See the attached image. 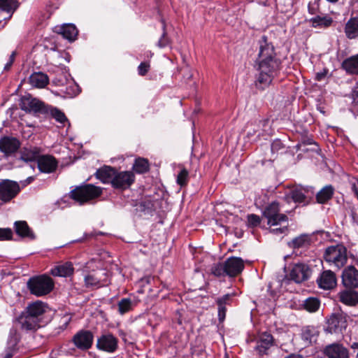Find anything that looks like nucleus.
Here are the masks:
<instances>
[{"label": "nucleus", "mask_w": 358, "mask_h": 358, "mask_svg": "<svg viewBox=\"0 0 358 358\" xmlns=\"http://www.w3.org/2000/svg\"><path fill=\"white\" fill-rule=\"evenodd\" d=\"M347 327L346 317L343 313H334L327 320V331L331 334L341 332Z\"/></svg>", "instance_id": "10"}, {"label": "nucleus", "mask_w": 358, "mask_h": 358, "mask_svg": "<svg viewBox=\"0 0 358 358\" xmlns=\"http://www.w3.org/2000/svg\"><path fill=\"white\" fill-rule=\"evenodd\" d=\"M264 218L266 220L267 224L269 227H275L287 224L285 226L273 228L270 231L274 234H285L288 231V217L280 213V203L273 201L267 205L262 213Z\"/></svg>", "instance_id": "2"}, {"label": "nucleus", "mask_w": 358, "mask_h": 358, "mask_svg": "<svg viewBox=\"0 0 358 358\" xmlns=\"http://www.w3.org/2000/svg\"><path fill=\"white\" fill-rule=\"evenodd\" d=\"M20 192V185L13 180H3L0 182V200L8 202Z\"/></svg>", "instance_id": "7"}, {"label": "nucleus", "mask_w": 358, "mask_h": 358, "mask_svg": "<svg viewBox=\"0 0 358 358\" xmlns=\"http://www.w3.org/2000/svg\"><path fill=\"white\" fill-rule=\"evenodd\" d=\"M309 22L311 23L312 27L315 28H327L331 26L333 19L327 15H316L310 19Z\"/></svg>", "instance_id": "33"}, {"label": "nucleus", "mask_w": 358, "mask_h": 358, "mask_svg": "<svg viewBox=\"0 0 358 358\" xmlns=\"http://www.w3.org/2000/svg\"><path fill=\"white\" fill-rule=\"evenodd\" d=\"M327 1L329 2H331V3H336L337 2L338 0H327Z\"/></svg>", "instance_id": "61"}, {"label": "nucleus", "mask_w": 358, "mask_h": 358, "mask_svg": "<svg viewBox=\"0 0 358 358\" xmlns=\"http://www.w3.org/2000/svg\"><path fill=\"white\" fill-rule=\"evenodd\" d=\"M96 348L104 352H113L117 348V339L110 334L102 335L97 339Z\"/></svg>", "instance_id": "14"}, {"label": "nucleus", "mask_w": 358, "mask_h": 358, "mask_svg": "<svg viewBox=\"0 0 358 358\" xmlns=\"http://www.w3.org/2000/svg\"><path fill=\"white\" fill-rule=\"evenodd\" d=\"M102 194V189L91 184L77 187L71 190L69 196L80 204L96 199Z\"/></svg>", "instance_id": "4"}, {"label": "nucleus", "mask_w": 358, "mask_h": 358, "mask_svg": "<svg viewBox=\"0 0 358 358\" xmlns=\"http://www.w3.org/2000/svg\"><path fill=\"white\" fill-rule=\"evenodd\" d=\"M40 157V150L36 148H24L21 153V159L24 162L38 161Z\"/></svg>", "instance_id": "35"}, {"label": "nucleus", "mask_w": 358, "mask_h": 358, "mask_svg": "<svg viewBox=\"0 0 358 358\" xmlns=\"http://www.w3.org/2000/svg\"><path fill=\"white\" fill-rule=\"evenodd\" d=\"M342 282L346 287H358V270L353 266L345 268L342 273Z\"/></svg>", "instance_id": "16"}, {"label": "nucleus", "mask_w": 358, "mask_h": 358, "mask_svg": "<svg viewBox=\"0 0 358 358\" xmlns=\"http://www.w3.org/2000/svg\"><path fill=\"white\" fill-rule=\"evenodd\" d=\"M311 274L310 267L305 264H296L290 271L289 278L296 283L306 280Z\"/></svg>", "instance_id": "12"}, {"label": "nucleus", "mask_w": 358, "mask_h": 358, "mask_svg": "<svg viewBox=\"0 0 358 358\" xmlns=\"http://www.w3.org/2000/svg\"><path fill=\"white\" fill-rule=\"evenodd\" d=\"M13 355V352L11 350H9L8 352H6L4 358H11Z\"/></svg>", "instance_id": "56"}, {"label": "nucleus", "mask_w": 358, "mask_h": 358, "mask_svg": "<svg viewBox=\"0 0 358 358\" xmlns=\"http://www.w3.org/2000/svg\"><path fill=\"white\" fill-rule=\"evenodd\" d=\"M21 108L23 110L34 113H46L48 112V106L30 95L24 96L22 98Z\"/></svg>", "instance_id": "8"}, {"label": "nucleus", "mask_w": 358, "mask_h": 358, "mask_svg": "<svg viewBox=\"0 0 358 358\" xmlns=\"http://www.w3.org/2000/svg\"><path fill=\"white\" fill-rule=\"evenodd\" d=\"M345 34L349 39L358 38V17H351L346 22Z\"/></svg>", "instance_id": "31"}, {"label": "nucleus", "mask_w": 358, "mask_h": 358, "mask_svg": "<svg viewBox=\"0 0 358 358\" xmlns=\"http://www.w3.org/2000/svg\"><path fill=\"white\" fill-rule=\"evenodd\" d=\"M164 33L162 36V37L159 38L158 43H157V45L162 48H164L167 45H169L170 43V40L169 38L166 36V33L165 31V25H164Z\"/></svg>", "instance_id": "46"}, {"label": "nucleus", "mask_w": 358, "mask_h": 358, "mask_svg": "<svg viewBox=\"0 0 358 358\" xmlns=\"http://www.w3.org/2000/svg\"><path fill=\"white\" fill-rule=\"evenodd\" d=\"M280 64V62L276 58L274 47L268 43L267 37L263 36L259 41L256 85L262 89L268 87L279 69Z\"/></svg>", "instance_id": "1"}, {"label": "nucleus", "mask_w": 358, "mask_h": 358, "mask_svg": "<svg viewBox=\"0 0 358 358\" xmlns=\"http://www.w3.org/2000/svg\"><path fill=\"white\" fill-rule=\"evenodd\" d=\"M134 180L135 176L132 171H117L115 169L111 185L114 189L122 191L129 189Z\"/></svg>", "instance_id": "6"}, {"label": "nucleus", "mask_w": 358, "mask_h": 358, "mask_svg": "<svg viewBox=\"0 0 358 358\" xmlns=\"http://www.w3.org/2000/svg\"><path fill=\"white\" fill-rule=\"evenodd\" d=\"M20 146V141L16 138L4 136L0 139V151L6 156L15 152Z\"/></svg>", "instance_id": "18"}, {"label": "nucleus", "mask_w": 358, "mask_h": 358, "mask_svg": "<svg viewBox=\"0 0 358 358\" xmlns=\"http://www.w3.org/2000/svg\"><path fill=\"white\" fill-rule=\"evenodd\" d=\"M48 310V306L47 303L41 301H36L28 304L27 308L24 309V311L34 318L39 319V322H42L43 315Z\"/></svg>", "instance_id": "15"}, {"label": "nucleus", "mask_w": 358, "mask_h": 358, "mask_svg": "<svg viewBox=\"0 0 358 358\" xmlns=\"http://www.w3.org/2000/svg\"><path fill=\"white\" fill-rule=\"evenodd\" d=\"M324 76V74H320V73H318V74L317 75V80H322V78Z\"/></svg>", "instance_id": "58"}, {"label": "nucleus", "mask_w": 358, "mask_h": 358, "mask_svg": "<svg viewBox=\"0 0 358 358\" xmlns=\"http://www.w3.org/2000/svg\"><path fill=\"white\" fill-rule=\"evenodd\" d=\"M17 7V0H0V8L3 11L13 13Z\"/></svg>", "instance_id": "37"}, {"label": "nucleus", "mask_w": 358, "mask_h": 358, "mask_svg": "<svg viewBox=\"0 0 358 358\" xmlns=\"http://www.w3.org/2000/svg\"><path fill=\"white\" fill-rule=\"evenodd\" d=\"M210 272L216 277H224L227 275L224 262L214 264L211 266Z\"/></svg>", "instance_id": "40"}, {"label": "nucleus", "mask_w": 358, "mask_h": 358, "mask_svg": "<svg viewBox=\"0 0 358 358\" xmlns=\"http://www.w3.org/2000/svg\"><path fill=\"white\" fill-rule=\"evenodd\" d=\"M115 169L110 166H105L98 169L96 172V178L103 183L110 184L113 179Z\"/></svg>", "instance_id": "29"}, {"label": "nucleus", "mask_w": 358, "mask_h": 358, "mask_svg": "<svg viewBox=\"0 0 358 358\" xmlns=\"http://www.w3.org/2000/svg\"><path fill=\"white\" fill-rule=\"evenodd\" d=\"M356 223H357V226H358V220H357V221H356Z\"/></svg>", "instance_id": "63"}, {"label": "nucleus", "mask_w": 358, "mask_h": 358, "mask_svg": "<svg viewBox=\"0 0 358 358\" xmlns=\"http://www.w3.org/2000/svg\"><path fill=\"white\" fill-rule=\"evenodd\" d=\"M309 192L308 188L303 187H294L291 189L288 193L285 195V199L289 201L292 199L295 203H303L305 205L308 203L306 202V194H308Z\"/></svg>", "instance_id": "21"}, {"label": "nucleus", "mask_w": 358, "mask_h": 358, "mask_svg": "<svg viewBox=\"0 0 358 358\" xmlns=\"http://www.w3.org/2000/svg\"><path fill=\"white\" fill-rule=\"evenodd\" d=\"M16 322L25 331H35L41 327L39 319L34 318L24 310L17 317Z\"/></svg>", "instance_id": "9"}, {"label": "nucleus", "mask_w": 358, "mask_h": 358, "mask_svg": "<svg viewBox=\"0 0 358 358\" xmlns=\"http://www.w3.org/2000/svg\"><path fill=\"white\" fill-rule=\"evenodd\" d=\"M118 311L121 315L130 311L132 309L133 303L130 299L124 298L118 302Z\"/></svg>", "instance_id": "41"}, {"label": "nucleus", "mask_w": 358, "mask_h": 358, "mask_svg": "<svg viewBox=\"0 0 358 358\" xmlns=\"http://www.w3.org/2000/svg\"><path fill=\"white\" fill-rule=\"evenodd\" d=\"M352 348H358V343H353L352 345Z\"/></svg>", "instance_id": "60"}, {"label": "nucleus", "mask_w": 358, "mask_h": 358, "mask_svg": "<svg viewBox=\"0 0 358 358\" xmlns=\"http://www.w3.org/2000/svg\"><path fill=\"white\" fill-rule=\"evenodd\" d=\"M15 52H13L11 53V55H10V58H9V61L6 64L5 66H4V69L5 70H9L15 60Z\"/></svg>", "instance_id": "52"}, {"label": "nucleus", "mask_w": 358, "mask_h": 358, "mask_svg": "<svg viewBox=\"0 0 358 358\" xmlns=\"http://www.w3.org/2000/svg\"><path fill=\"white\" fill-rule=\"evenodd\" d=\"M282 148V144L280 141L276 140L274 141L271 145V150L272 152L277 151Z\"/></svg>", "instance_id": "53"}, {"label": "nucleus", "mask_w": 358, "mask_h": 358, "mask_svg": "<svg viewBox=\"0 0 358 358\" xmlns=\"http://www.w3.org/2000/svg\"><path fill=\"white\" fill-rule=\"evenodd\" d=\"M340 301L348 306H355L358 303V293L355 291H343L339 293Z\"/></svg>", "instance_id": "32"}, {"label": "nucleus", "mask_w": 358, "mask_h": 358, "mask_svg": "<svg viewBox=\"0 0 358 358\" xmlns=\"http://www.w3.org/2000/svg\"><path fill=\"white\" fill-rule=\"evenodd\" d=\"M227 275L229 277H236L244 269V262L241 257H231L224 261Z\"/></svg>", "instance_id": "13"}, {"label": "nucleus", "mask_w": 358, "mask_h": 358, "mask_svg": "<svg viewBox=\"0 0 358 358\" xmlns=\"http://www.w3.org/2000/svg\"><path fill=\"white\" fill-rule=\"evenodd\" d=\"M273 336L271 334L264 332L259 335L256 350L260 355L266 354V351L273 345Z\"/></svg>", "instance_id": "24"}, {"label": "nucleus", "mask_w": 358, "mask_h": 358, "mask_svg": "<svg viewBox=\"0 0 358 358\" xmlns=\"http://www.w3.org/2000/svg\"><path fill=\"white\" fill-rule=\"evenodd\" d=\"M303 307L309 312H315L320 307V301L316 298L310 297L304 301Z\"/></svg>", "instance_id": "42"}, {"label": "nucleus", "mask_w": 358, "mask_h": 358, "mask_svg": "<svg viewBox=\"0 0 358 358\" xmlns=\"http://www.w3.org/2000/svg\"><path fill=\"white\" fill-rule=\"evenodd\" d=\"M188 180L189 172L186 169L183 168L181 169V171L177 176V184L179 185L180 187H184L187 185Z\"/></svg>", "instance_id": "43"}, {"label": "nucleus", "mask_w": 358, "mask_h": 358, "mask_svg": "<svg viewBox=\"0 0 358 358\" xmlns=\"http://www.w3.org/2000/svg\"><path fill=\"white\" fill-rule=\"evenodd\" d=\"M85 282L87 287H99L108 284L107 273L99 271L85 276Z\"/></svg>", "instance_id": "19"}, {"label": "nucleus", "mask_w": 358, "mask_h": 358, "mask_svg": "<svg viewBox=\"0 0 358 358\" xmlns=\"http://www.w3.org/2000/svg\"><path fill=\"white\" fill-rule=\"evenodd\" d=\"M15 230L16 234L22 238H27L33 240L35 235L25 221H17L15 222Z\"/></svg>", "instance_id": "27"}, {"label": "nucleus", "mask_w": 358, "mask_h": 358, "mask_svg": "<svg viewBox=\"0 0 358 358\" xmlns=\"http://www.w3.org/2000/svg\"><path fill=\"white\" fill-rule=\"evenodd\" d=\"M324 354L328 358H350L348 350L338 343L327 345L324 350Z\"/></svg>", "instance_id": "17"}, {"label": "nucleus", "mask_w": 358, "mask_h": 358, "mask_svg": "<svg viewBox=\"0 0 358 358\" xmlns=\"http://www.w3.org/2000/svg\"><path fill=\"white\" fill-rule=\"evenodd\" d=\"M71 320V316L70 314H65L62 318H61V322H62V329L66 328L68 324Z\"/></svg>", "instance_id": "51"}, {"label": "nucleus", "mask_w": 358, "mask_h": 358, "mask_svg": "<svg viewBox=\"0 0 358 358\" xmlns=\"http://www.w3.org/2000/svg\"><path fill=\"white\" fill-rule=\"evenodd\" d=\"M38 167L41 172L52 173L57 167V162L50 155H42L38 159Z\"/></svg>", "instance_id": "22"}, {"label": "nucleus", "mask_w": 358, "mask_h": 358, "mask_svg": "<svg viewBox=\"0 0 358 358\" xmlns=\"http://www.w3.org/2000/svg\"><path fill=\"white\" fill-rule=\"evenodd\" d=\"M357 199H358V198H357Z\"/></svg>", "instance_id": "64"}, {"label": "nucleus", "mask_w": 358, "mask_h": 358, "mask_svg": "<svg viewBox=\"0 0 358 358\" xmlns=\"http://www.w3.org/2000/svg\"><path fill=\"white\" fill-rule=\"evenodd\" d=\"M259 123H261V124H263V125H265L266 124H267V123H268V120H263V121H260V122H259Z\"/></svg>", "instance_id": "59"}, {"label": "nucleus", "mask_w": 358, "mask_h": 358, "mask_svg": "<svg viewBox=\"0 0 358 358\" xmlns=\"http://www.w3.org/2000/svg\"><path fill=\"white\" fill-rule=\"evenodd\" d=\"M319 287L323 289H331L336 285L337 280L335 273L331 270L323 271L317 279Z\"/></svg>", "instance_id": "20"}, {"label": "nucleus", "mask_w": 358, "mask_h": 358, "mask_svg": "<svg viewBox=\"0 0 358 358\" xmlns=\"http://www.w3.org/2000/svg\"><path fill=\"white\" fill-rule=\"evenodd\" d=\"M319 331L314 326H306L301 329V336L306 345L315 343L319 336Z\"/></svg>", "instance_id": "25"}, {"label": "nucleus", "mask_w": 358, "mask_h": 358, "mask_svg": "<svg viewBox=\"0 0 358 358\" xmlns=\"http://www.w3.org/2000/svg\"><path fill=\"white\" fill-rule=\"evenodd\" d=\"M13 332L15 334L16 331H15V330H14V329H11V330H10V334H13Z\"/></svg>", "instance_id": "62"}, {"label": "nucleus", "mask_w": 358, "mask_h": 358, "mask_svg": "<svg viewBox=\"0 0 358 358\" xmlns=\"http://www.w3.org/2000/svg\"><path fill=\"white\" fill-rule=\"evenodd\" d=\"M13 236V232L10 229L0 228V241L10 240Z\"/></svg>", "instance_id": "45"}, {"label": "nucleus", "mask_w": 358, "mask_h": 358, "mask_svg": "<svg viewBox=\"0 0 358 358\" xmlns=\"http://www.w3.org/2000/svg\"><path fill=\"white\" fill-rule=\"evenodd\" d=\"M335 189L331 185H326L316 194V200L318 203L324 204L328 202L334 194Z\"/></svg>", "instance_id": "30"}, {"label": "nucleus", "mask_w": 358, "mask_h": 358, "mask_svg": "<svg viewBox=\"0 0 358 358\" xmlns=\"http://www.w3.org/2000/svg\"><path fill=\"white\" fill-rule=\"evenodd\" d=\"M248 221L250 225L257 227L260 224L261 218L257 215L251 214L248 216Z\"/></svg>", "instance_id": "47"}, {"label": "nucleus", "mask_w": 358, "mask_h": 358, "mask_svg": "<svg viewBox=\"0 0 358 358\" xmlns=\"http://www.w3.org/2000/svg\"><path fill=\"white\" fill-rule=\"evenodd\" d=\"M353 101L358 104V82L357 83L352 93Z\"/></svg>", "instance_id": "54"}, {"label": "nucleus", "mask_w": 358, "mask_h": 358, "mask_svg": "<svg viewBox=\"0 0 358 358\" xmlns=\"http://www.w3.org/2000/svg\"><path fill=\"white\" fill-rule=\"evenodd\" d=\"M310 244V238L307 234H301L288 243V245L294 249L306 248Z\"/></svg>", "instance_id": "34"}, {"label": "nucleus", "mask_w": 358, "mask_h": 358, "mask_svg": "<svg viewBox=\"0 0 358 358\" xmlns=\"http://www.w3.org/2000/svg\"><path fill=\"white\" fill-rule=\"evenodd\" d=\"M74 268L72 263L65 262L55 266L51 269V274L54 276L68 277L73 273Z\"/></svg>", "instance_id": "26"}, {"label": "nucleus", "mask_w": 358, "mask_h": 358, "mask_svg": "<svg viewBox=\"0 0 358 358\" xmlns=\"http://www.w3.org/2000/svg\"><path fill=\"white\" fill-rule=\"evenodd\" d=\"M150 64L148 62H141L138 66V72L141 76H145L150 70Z\"/></svg>", "instance_id": "48"}, {"label": "nucleus", "mask_w": 358, "mask_h": 358, "mask_svg": "<svg viewBox=\"0 0 358 358\" xmlns=\"http://www.w3.org/2000/svg\"><path fill=\"white\" fill-rule=\"evenodd\" d=\"M226 306H218V319L220 322H222L226 317Z\"/></svg>", "instance_id": "50"}, {"label": "nucleus", "mask_w": 358, "mask_h": 358, "mask_svg": "<svg viewBox=\"0 0 358 358\" xmlns=\"http://www.w3.org/2000/svg\"><path fill=\"white\" fill-rule=\"evenodd\" d=\"M133 169L138 173H145L149 169L148 161L143 158H138L136 159Z\"/></svg>", "instance_id": "38"}, {"label": "nucleus", "mask_w": 358, "mask_h": 358, "mask_svg": "<svg viewBox=\"0 0 358 358\" xmlns=\"http://www.w3.org/2000/svg\"><path fill=\"white\" fill-rule=\"evenodd\" d=\"M309 13L314 15L316 13V8L313 7L310 3L308 4V6Z\"/></svg>", "instance_id": "55"}, {"label": "nucleus", "mask_w": 358, "mask_h": 358, "mask_svg": "<svg viewBox=\"0 0 358 358\" xmlns=\"http://www.w3.org/2000/svg\"><path fill=\"white\" fill-rule=\"evenodd\" d=\"M351 186V190L354 193L355 196L358 199V179L353 178L350 180Z\"/></svg>", "instance_id": "49"}, {"label": "nucleus", "mask_w": 358, "mask_h": 358, "mask_svg": "<svg viewBox=\"0 0 358 358\" xmlns=\"http://www.w3.org/2000/svg\"><path fill=\"white\" fill-rule=\"evenodd\" d=\"M54 31L62 35L64 38H66L69 41H75L78 34L76 27L73 24L57 26L55 27Z\"/></svg>", "instance_id": "23"}, {"label": "nucleus", "mask_w": 358, "mask_h": 358, "mask_svg": "<svg viewBox=\"0 0 358 358\" xmlns=\"http://www.w3.org/2000/svg\"><path fill=\"white\" fill-rule=\"evenodd\" d=\"M324 259L329 266L340 270L347 263V248L343 245H336L327 248Z\"/></svg>", "instance_id": "3"}, {"label": "nucleus", "mask_w": 358, "mask_h": 358, "mask_svg": "<svg viewBox=\"0 0 358 358\" xmlns=\"http://www.w3.org/2000/svg\"><path fill=\"white\" fill-rule=\"evenodd\" d=\"M285 358H303V357L299 355L292 354V355H290L286 357Z\"/></svg>", "instance_id": "57"}, {"label": "nucleus", "mask_w": 358, "mask_h": 358, "mask_svg": "<svg viewBox=\"0 0 358 358\" xmlns=\"http://www.w3.org/2000/svg\"><path fill=\"white\" fill-rule=\"evenodd\" d=\"M29 82L30 85L34 87L43 88L49 83L48 76L41 72H36L32 73L29 78Z\"/></svg>", "instance_id": "28"}, {"label": "nucleus", "mask_w": 358, "mask_h": 358, "mask_svg": "<svg viewBox=\"0 0 358 358\" xmlns=\"http://www.w3.org/2000/svg\"><path fill=\"white\" fill-rule=\"evenodd\" d=\"M94 336L90 331L81 330L74 335L73 342L80 350L90 349L93 343Z\"/></svg>", "instance_id": "11"}, {"label": "nucleus", "mask_w": 358, "mask_h": 358, "mask_svg": "<svg viewBox=\"0 0 358 358\" xmlns=\"http://www.w3.org/2000/svg\"><path fill=\"white\" fill-rule=\"evenodd\" d=\"M231 300V294H225L221 297H219L216 300V303L217 306H226L227 305H229Z\"/></svg>", "instance_id": "44"}, {"label": "nucleus", "mask_w": 358, "mask_h": 358, "mask_svg": "<svg viewBox=\"0 0 358 358\" xmlns=\"http://www.w3.org/2000/svg\"><path fill=\"white\" fill-rule=\"evenodd\" d=\"M47 113H50L56 121L61 124L68 121L65 114L57 108L48 106V112Z\"/></svg>", "instance_id": "39"}, {"label": "nucleus", "mask_w": 358, "mask_h": 358, "mask_svg": "<svg viewBox=\"0 0 358 358\" xmlns=\"http://www.w3.org/2000/svg\"><path fill=\"white\" fill-rule=\"evenodd\" d=\"M342 66L348 73L358 74V55L345 59Z\"/></svg>", "instance_id": "36"}, {"label": "nucleus", "mask_w": 358, "mask_h": 358, "mask_svg": "<svg viewBox=\"0 0 358 358\" xmlns=\"http://www.w3.org/2000/svg\"><path fill=\"white\" fill-rule=\"evenodd\" d=\"M27 287L32 294L42 296L53 289L54 282L49 276L42 275L30 278L27 282Z\"/></svg>", "instance_id": "5"}]
</instances>
